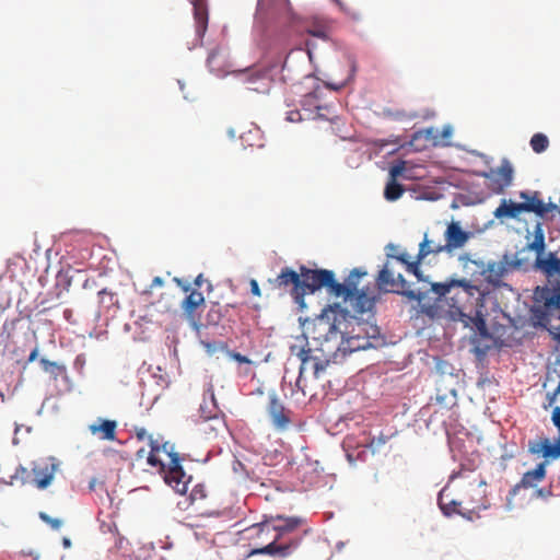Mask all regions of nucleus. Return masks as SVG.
I'll use <instances>...</instances> for the list:
<instances>
[{
  "label": "nucleus",
  "mask_w": 560,
  "mask_h": 560,
  "mask_svg": "<svg viewBox=\"0 0 560 560\" xmlns=\"http://www.w3.org/2000/svg\"><path fill=\"white\" fill-rule=\"evenodd\" d=\"M135 435L139 441L148 440L150 452L147 463L156 468L163 475L164 481L179 494H187L188 486L192 477L187 475L182 467V458L172 443L162 436L154 438L148 434L144 428H135Z\"/></svg>",
  "instance_id": "f03ea898"
},
{
  "label": "nucleus",
  "mask_w": 560,
  "mask_h": 560,
  "mask_svg": "<svg viewBox=\"0 0 560 560\" xmlns=\"http://www.w3.org/2000/svg\"><path fill=\"white\" fill-rule=\"evenodd\" d=\"M394 258H395L396 260L400 261L401 264L406 265V266H407V264H410V262H411V261H408V259H407V255H406V254H400V255H398V256H394Z\"/></svg>",
  "instance_id": "3c124183"
},
{
  "label": "nucleus",
  "mask_w": 560,
  "mask_h": 560,
  "mask_svg": "<svg viewBox=\"0 0 560 560\" xmlns=\"http://www.w3.org/2000/svg\"><path fill=\"white\" fill-rule=\"evenodd\" d=\"M508 270V266L504 262L492 261L482 269L481 275L489 283L499 287Z\"/></svg>",
  "instance_id": "412c9836"
},
{
  "label": "nucleus",
  "mask_w": 560,
  "mask_h": 560,
  "mask_svg": "<svg viewBox=\"0 0 560 560\" xmlns=\"http://www.w3.org/2000/svg\"><path fill=\"white\" fill-rule=\"evenodd\" d=\"M205 305V296L198 290H192L182 302V310L188 322L195 328L200 325V315L198 308Z\"/></svg>",
  "instance_id": "f3484780"
},
{
  "label": "nucleus",
  "mask_w": 560,
  "mask_h": 560,
  "mask_svg": "<svg viewBox=\"0 0 560 560\" xmlns=\"http://www.w3.org/2000/svg\"><path fill=\"white\" fill-rule=\"evenodd\" d=\"M447 300L444 296L438 295L435 301L431 304L423 303L420 305V313L430 319H450L447 312Z\"/></svg>",
  "instance_id": "6ab92c4d"
},
{
  "label": "nucleus",
  "mask_w": 560,
  "mask_h": 560,
  "mask_svg": "<svg viewBox=\"0 0 560 560\" xmlns=\"http://www.w3.org/2000/svg\"><path fill=\"white\" fill-rule=\"evenodd\" d=\"M42 369L50 374V376L55 380L58 378L61 374L66 372V368L62 364H59L58 362L49 361L45 358H42L39 361Z\"/></svg>",
  "instance_id": "bb28decb"
},
{
  "label": "nucleus",
  "mask_w": 560,
  "mask_h": 560,
  "mask_svg": "<svg viewBox=\"0 0 560 560\" xmlns=\"http://www.w3.org/2000/svg\"><path fill=\"white\" fill-rule=\"evenodd\" d=\"M305 520L299 516H271L269 521L255 524L249 529L257 537L270 538L265 546L252 549L249 556L267 555L277 559H285L295 553L306 534L300 528Z\"/></svg>",
  "instance_id": "f257e3e1"
},
{
  "label": "nucleus",
  "mask_w": 560,
  "mask_h": 560,
  "mask_svg": "<svg viewBox=\"0 0 560 560\" xmlns=\"http://www.w3.org/2000/svg\"><path fill=\"white\" fill-rule=\"evenodd\" d=\"M436 130H434V128H428L423 131V133L425 135V138L427 139H435L436 138V135H435ZM422 131H419V132H416L413 135V139H417L421 136Z\"/></svg>",
  "instance_id": "a18cd8bd"
},
{
  "label": "nucleus",
  "mask_w": 560,
  "mask_h": 560,
  "mask_svg": "<svg viewBox=\"0 0 560 560\" xmlns=\"http://www.w3.org/2000/svg\"><path fill=\"white\" fill-rule=\"evenodd\" d=\"M302 278V293L305 300L306 294L325 288L327 293L331 296L339 298V295H349L354 289L352 284H342L335 279V273L328 269H310L306 266H300Z\"/></svg>",
  "instance_id": "423d86ee"
},
{
  "label": "nucleus",
  "mask_w": 560,
  "mask_h": 560,
  "mask_svg": "<svg viewBox=\"0 0 560 560\" xmlns=\"http://www.w3.org/2000/svg\"><path fill=\"white\" fill-rule=\"evenodd\" d=\"M287 120L290 122H298L302 120L301 113L299 110H290L287 113Z\"/></svg>",
  "instance_id": "c03bdc74"
},
{
  "label": "nucleus",
  "mask_w": 560,
  "mask_h": 560,
  "mask_svg": "<svg viewBox=\"0 0 560 560\" xmlns=\"http://www.w3.org/2000/svg\"><path fill=\"white\" fill-rule=\"evenodd\" d=\"M163 285H164V280L161 277H154L150 284V289L160 288Z\"/></svg>",
  "instance_id": "09e8293b"
},
{
  "label": "nucleus",
  "mask_w": 560,
  "mask_h": 560,
  "mask_svg": "<svg viewBox=\"0 0 560 560\" xmlns=\"http://www.w3.org/2000/svg\"><path fill=\"white\" fill-rule=\"evenodd\" d=\"M307 33L317 38L327 39V33L323 27H312L307 30Z\"/></svg>",
  "instance_id": "a19ab883"
},
{
  "label": "nucleus",
  "mask_w": 560,
  "mask_h": 560,
  "mask_svg": "<svg viewBox=\"0 0 560 560\" xmlns=\"http://www.w3.org/2000/svg\"><path fill=\"white\" fill-rule=\"evenodd\" d=\"M537 495L541 498H549L552 495L551 487L540 488L537 490Z\"/></svg>",
  "instance_id": "de8ad7c7"
},
{
  "label": "nucleus",
  "mask_w": 560,
  "mask_h": 560,
  "mask_svg": "<svg viewBox=\"0 0 560 560\" xmlns=\"http://www.w3.org/2000/svg\"><path fill=\"white\" fill-rule=\"evenodd\" d=\"M388 438L384 434H380L376 438H372L366 444V447L371 448L373 453L377 452L383 445L386 444Z\"/></svg>",
  "instance_id": "473e14b6"
},
{
  "label": "nucleus",
  "mask_w": 560,
  "mask_h": 560,
  "mask_svg": "<svg viewBox=\"0 0 560 560\" xmlns=\"http://www.w3.org/2000/svg\"><path fill=\"white\" fill-rule=\"evenodd\" d=\"M440 253H445L444 243L429 240L428 235L425 234L423 241L419 245V252H418L419 260H423L430 254L438 255Z\"/></svg>",
  "instance_id": "5701e85b"
},
{
  "label": "nucleus",
  "mask_w": 560,
  "mask_h": 560,
  "mask_svg": "<svg viewBox=\"0 0 560 560\" xmlns=\"http://www.w3.org/2000/svg\"><path fill=\"white\" fill-rule=\"evenodd\" d=\"M37 355H38V348H35L28 355V362L35 361Z\"/></svg>",
  "instance_id": "603ef678"
},
{
  "label": "nucleus",
  "mask_w": 560,
  "mask_h": 560,
  "mask_svg": "<svg viewBox=\"0 0 560 560\" xmlns=\"http://www.w3.org/2000/svg\"><path fill=\"white\" fill-rule=\"evenodd\" d=\"M249 285H250V292H252L253 295H255V296H260L261 295L258 282L255 279H252L249 281Z\"/></svg>",
  "instance_id": "49530a36"
},
{
  "label": "nucleus",
  "mask_w": 560,
  "mask_h": 560,
  "mask_svg": "<svg viewBox=\"0 0 560 560\" xmlns=\"http://www.w3.org/2000/svg\"><path fill=\"white\" fill-rule=\"evenodd\" d=\"M469 238L470 233L464 231L458 221L450 222L444 232L445 253L452 255L455 250L463 248Z\"/></svg>",
  "instance_id": "dca6fc26"
},
{
  "label": "nucleus",
  "mask_w": 560,
  "mask_h": 560,
  "mask_svg": "<svg viewBox=\"0 0 560 560\" xmlns=\"http://www.w3.org/2000/svg\"><path fill=\"white\" fill-rule=\"evenodd\" d=\"M191 2H199V0H191ZM200 2H206V0H200Z\"/></svg>",
  "instance_id": "680f3d73"
},
{
  "label": "nucleus",
  "mask_w": 560,
  "mask_h": 560,
  "mask_svg": "<svg viewBox=\"0 0 560 560\" xmlns=\"http://www.w3.org/2000/svg\"><path fill=\"white\" fill-rule=\"evenodd\" d=\"M404 191L405 189L401 184H399L397 180L389 179L384 190V197L388 201H395L402 196Z\"/></svg>",
  "instance_id": "a878e982"
},
{
  "label": "nucleus",
  "mask_w": 560,
  "mask_h": 560,
  "mask_svg": "<svg viewBox=\"0 0 560 560\" xmlns=\"http://www.w3.org/2000/svg\"><path fill=\"white\" fill-rule=\"evenodd\" d=\"M347 458H348V460H349L350 463H353V457H352V455H351V454H349V453H348V454H347Z\"/></svg>",
  "instance_id": "bf43d9fd"
},
{
  "label": "nucleus",
  "mask_w": 560,
  "mask_h": 560,
  "mask_svg": "<svg viewBox=\"0 0 560 560\" xmlns=\"http://www.w3.org/2000/svg\"><path fill=\"white\" fill-rule=\"evenodd\" d=\"M558 213L560 214V208L558 209Z\"/></svg>",
  "instance_id": "0e129e2a"
},
{
  "label": "nucleus",
  "mask_w": 560,
  "mask_h": 560,
  "mask_svg": "<svg viewBox=\"0 0 560 560\" xmlns=\"http://www.w3.org/2000/svg\"><path fill=\"white\" fill-rule=\"evenodd\" d=\"M200 278H201V276H199V277L197 278V280H196V283H197L198 285H200V282H201V279H200Z\"/></svg>",
  "instance_id": "052dcab7"
},
{
  "label": "nucleus",
  "mask_w": 560,
  "mask_h": 560,
  "mask_svg": "<svg viewBox=\"0 0 560 560\" xmlns=\"http://www.w3.org/2000/svg\"><path fill=\"white\" fill-rule=\"evenodd\" d=\"M348 316V311L339 304L328 305L305 325V336L315 343L316 350L326 357L335 354L345 340Z\"/></svg>",
  "instance_id": "20e7f679"
},
{
  "label": "nucleus",
  "mask_w": 560,
  "mask_h": 560,
  "mask_svg": "<svg viewBox=\"0 0 560 560\" xmlns=\"http://www.w3.org/2000/svg\"><path fill=\"white\" fill-rule=\"evenodd\" d=\"M366 275V272H361L359 269H353L346 281L342 284H352L354 289L351 291L349 295H339L345 302H349L353 312L358 314H363L371 310L373 306V301L366 295L365 292L359 290V279L360 277Z\"/></svg>",
  "instance_id": "9d476101"
},
{
  "label": "nucleus",
  "mask_w": 560,
  "mask_h": 560,
  "mask_svg": "<svg viewBox=\"0 0 560 560\" xmlns=\"http://www.w3.org/2000/svg\"><path fill=\"white\" fill-rule=\"evenodd\" d=\"M557 396L560 395V382L558 383L557 387L552 390Z\"/></svg>",
  "instance_id": "4d7b16f0"
},
{
  "label": "nucleus",
  "mask_w": 560,
  "mask_h": 560,
  "mask_svg": "<svg viewBox=\"0 0 560 560\" xmlns=\"http://www.w3.org/2000/svg\"><path fill=\"white\" fill-rule=\"evenodd\" d=\"M100 302L101 303H107V306L114 304V293L110 291H107L106 289H103L98 292Z\"/></svg>",
  "instance_id": "58836bf2"
},
{
  "label": "nucleus",
  "mask_w": 560,
  "mask_h": 560,
  "mask_svg": "<svg viewBox=\"0 0 560 560\" xmlns=\"http://www.w3.org/2000/svg\"><path fill=\"white\" fill-rule=\"evenodd\" d=\"M223 56L219 49H213L210 51L207 58L208 67L212 71H219L221 69L220 59H222Z\"/></svg>",
  "instance_id": "7c9ffc66"
},
{
  "label": "nucleus",
  "mask_w": 560,
  "mask_h": 560,
  "mask_svg": "<svg viewBox=\"0 0 560 560\" xmlns=\"http://www.w3.org/2000/svg\"><path fill=\"white\" fill-rule=\"evenodd\" d=\"M557 395L553 392H548L546 394L545 402L542 405L544 409H548L555 405L557 401Z\"/></svg>",
  "instance_id": "79ce46f5"
},
{
  "label": "nucleus",
  "mask_w": 560,
  "mask_h": 560,
  "mask_svg": "<svg viewBox=\"0 0 560 560\" xmlns=\"http://www.w3.org/2000/svg\"><path fill=\"white\" fill-rule=\"evenodd\" d=\"M450 133H451V129H450V127H447V128H445V129L443 130V137H444V138H445V137H448V136H450Z\"/></svg>",
  "instance_id": "6e6d98bb"
},
{
  "label": "nucleus",
  "mask_w": 560,
  "mask_h": 560,
  "mask_svg": "<svg viewBox=\"0 0 560 560\" xmlns=\"http://www.w3.org/2000/svg\"><path fill=\"white\" fill-rule=\"evenodd\" d=\"M304 106H313L316 109H322V106L318 103V91H314L312 93H308L304 96L303 100Z\"/></svg>",
  "instance_id": "72a5a7b5"
},
{
  "label": "nucleus",
  "mask_w": 560,
  "mask_h": 560,
  "mask_svg": "<svg viewBox=\"0 0 560 560\" xmlns=\"http://www.w3.org/2000/svg\"><path fill=\"white\" fill-rule=\"evenodd\" d=\"M546 467L547 463L541 462L536 465V467L532 470L526 471L523 474L521 481L518 482L517 487L528 489L534 488L538 483H540L546 478Z\"/></svg>",
  "instance_id": "aec40b11"
},
{
  "label": "nucleus",
  "mask_w": 560,
  "mask_h": 560,
  "mask_svg": "<svg viewBox=\"0 0 560 560\" xmlns=\"http://www.w3.org/2000/svg\"><path fill=\"white\" fill-rule=\"evenodd\" d=\"M485 486L483 480L474 479L459 499L452 498L448 488H444L439 493V506L445 515L459 514L474 521L479 517L481 510L488 508Z\"/></svg>",
  "instance_id": "39448f33"
},
{
  "label": "nucleus",
  "mask_w": 560,
  "mask_h": 560,
  "mask_svg": "<svg viewBox=\"0 0 560 560\" xmlns=\"http://www.w3.org/2000/svg\"><path fill=\"white\" fill-rule=\"evenodd\" d=\"M481 176L486 178L487 187L499 195L512 185L514 168L508 159H503L500 166L483 172Z\"/></svg>",
  "instance_id": "1a4fd4ad"
},
{
  "label": "nucleus",
  "mask_w": 560,
  "mask_h": 560,
  "mask_svg": "<svg viewBox=\"0 0 560 560\" xmlns=\"http://www.w3.org/2000/svg\"><path fill=\"white\" fill-rule=\"evenodd\" d=\"M421 261L422 260H419V258L417 257L416 261H411L410 264H407V271L409 273H412L413 276H416L419 281L423 280L422 272L419 267Z\"/></svg>",
  "instance_id": "e433bc0d"
},
{
  "label": "nucleus",
  "mask_w": 560,
  "mask_h": 560,
  "mask_svg": "<svg viewBox=\"0 0 560 560\" xmlns=\"http://www.w3.org/2000/svg\"><path fill=\"white\" fill-rule=\"evenodd\" d=\"M145 455H147L145 448L142 447V448L137 451L136 458L137 459H142L143 457H145Z\"/></svg>",
  "instance_id": "864d4df0"
},
{
  "label": "nucleus",
  "mask_w": 560,
  "mask_h": 560,
  "mask_svg": "<svg viewBox=\"0 0 560 560\" xmlns=\"http://www.w3.org/2000/svg\"><path fill=\"white\" fill-rule=\"evenodd\" d=\"M301 270L295 271L289 267L281 269L280 273L275 279H269V283L279 290L289 291L293 301L301 307L306 306L303 299Z\"/></svg>",
  "instance_id": "0eeeda50"
},
{
  "label": "nucleus",
  "mask_w": 560,
  "mask_h": 560,
  "mask_svg": "<svg viewBox=\"0 0 560 560\" xmlns=\"http://www.w3.org/2000/svg\"><path fill=\"white\" fill-rule=\"evenodd\" d=\"M194 5V18L197 26V33L203 34L208 25V11L206 2H191Z\"/></svg>",
  "instance_id": "b1692460"
},
{
  "label": "nucleus",
  "mask_w": 560,
  "mask_h": 560,
  "mask_svg": "<svg viewBox=\"0 0 560 560\" xmlns=\"http://www.w3.org/2000/svg\"><path fill=\"white\" fill-rule=\"evenodd\" d=\"M431 290L447 300L450 320H464L466 311H475L478 327H485L481 308L483 307L485 293L467 279H451L445 282L431 284Z\"/></svg>",
  "instance_id": "7ed1b4c3"
},
{
  "label": "nucleus",
  "mask_w": 560,
  "mask_h": 560,
  "mask_svg": "<svg viewBox=\"0 0 560 560\" xmlns=\"http://www.w3.org/2000/svg\"><path fill=\"white\" fill-rule=\"evenodd\" d=\"M457 376L441 374L436 381V404L444 409H452L457 405Z\"/></svg>",
  "instance_id": "9b49d317"
},
{
  "label": "nucleus",
  "mask_w": 560,
  "mask_h": 560,
  "mask_svg": "<svg viewBox=\"0 0 560 560\" xmlns=\"http://www.w3.org/2000/svg\"><path fill=\"white\" fill-rule=\"evenodd\" d=\"M545 234L542 223L537 222L534 228V240L528 244V248L536 252L540 256L545 250Z\"/></svg>",
  "instance_id": "393cba45"
},
{
  "label": "nucleus",
  "mask_w": 560,
  "mask_h": 560,
  "mask_svg": "<svg viewBox=\"0 0 560 560\" xmlns=\"http://www.w3.org/2000/svg\"><path fill=\"white\" fill-rule=\"evenodd\" d=\"M529 144L535 153H542L548 149L549 140L546 135L538 132L530 138Z\"/></svg>",
  "instance_id": "c85d7f7f"
},
{
  "label": "nucleus",
  "mask_w": 560,
  "mask_h": 560,
  "mask_svg": "<svg viewBox=\"0 0 560 560\" xmlns=\"http://www.w3.org/2000/svg\"><path fill=\"white\" fill-rule=\"evenodd\" d=\"M551 421H552L553 425L558 429L559 436H560V407L559 406L553 408L552 415H551Z\"/></svg>",
  "instance_id": "37998d69"
},
{
  "label": "nucleus",
  "mask_w": 560,
  "mask_h": 560,
  "mask_svg": "<svg viewBox=\"0 0 560 560\" xmlns=\"http://www.w3.org/2000/svg\"><path fill=\"white\" fill-rule=\"evenodd\" d=\"M200 418H202L203 420H207V419H210V418H211V416H210V415L205 416V415H202V413H201V415H200Z\"/></svg>",
  "instance_id": "13d9d810"
},
{
  "label": "nucleus",
  "mask_w": 560,
  "mask_h": 560,
  "mask_svg": "<svg viewBox=\"0 0 560 560\" xmlns=\"http://www.w3.org/2000/svg\"><path fill=\"white\" fill-rule=\"evenodd\" d=\"M92 435L103 441H115L117 431V421L104 418H97L89 425Z\"/></svg>",
  "instance_id": "a211bd4d"
},
{
  "label": "nucleus",
  "mask_w": 560,
  "mask_h": 560,
  "mask_svg": "<svg viewBox=\"0 0 560 560\" xmlns=\"http://www.w3.org/2000/svg\"><path fill=\"white\" fill-rule=\"evenodd\" d=\"M228 355L233 359L234 361L238 362V363H243V364H250L252 363V360L246 357V355H243L241 354L240 352H236V351H228Z\"/></svg>",
  "instance_id": "ea45409f"
},
{
  "label": "nucleus",
  "mask_w": 560,
  "mask_h": 560,
  "mask_svg": "<svg viewBox=\"0 0 560 560\" xmlns=\"http://www.w3.org/2000/svg\"><path fill=\"white\" fill-rule=\"evenodd\" d=\"M4 482H8V481H7V480H4V479H0V485H1V483L5 485Z\"/></svg>",
  "instance_id": "e2e57ef3"
},
{
  "label": "nucleus",
  "mask_w": 560,
  "mask_h": 560,
  "mask_svg": "<svg viewBox=\"0 0 560 560\" xmlns=\"http://www.w3.org/2000/svg\"><path fill=\"white\" fill-rule=\"evenodd\" d=\"M522 212H524V210L521 202L503 199L500 206L494 210V217L497 219H517Z\"/></svg>",
  "instance_id": "4be33fe9"
},
{
  "label": "nucleus",
  "mask_w": 560,
  "mask_h": 560,
  "mask_svg": "<svg viewBox=\"0 0 560 560\" xmlns=\"http://www.w3.org/2000/svg\"><path fill=\"white\" fill-rule=\"evenodd\" d=\"M520 198L524 201L521 202L523 206L524 212H533L537 217L545 218L548 212L550 211H558V206L552 202H544V200L540 198L539 191H521Z\"/></svg>",
  "instance_id": "4468645a"
},
{
  "label": "nucleus",
  "mask_w": 560,
  "mask_h": 560,
  "mask_svg": "<svg viewBox=\"0 0 560 560\" xmlns=\"http://www.w3.org/2000/svg\"><path fill=\"white\" fill-rule=\"evenodd\" d=\"M226 311L228 305L222 306L219 303H213L207 313V323L209 325H218Z\"/></svg>",
  "instance_id": "cd10ccee"
},
{
  "label": "nucleus",
  "mask_w": 560,
  "mask_h": 560,
  "mask_svg": "<svg viewBox=\"0 0 560 560\" xmlns=\"http://www.w3.org/2000/svg\"><path fill=\"white\" fill-rule=\"evenodd\" d=\"M405 168H406L405 161H399L398 163L393 165L389 170L390 180H397L398 177L402 176Z\"/></svg>",
  "instance_id": "f704fd0d"
},
{
  "label": "nucleus",
  "mask_w": 560,
  "mask_h": 560,
  "mask_svg": "<svg viewBox=\"0 0 560 560\" xmlns=\"http://www.w3.org/2000/svg\"><path fill=\"white\" fill-rule=\"evenodd\" d=\"M267 412L277 431H287L292 423L291 411L284 407L276 393L269 395Z\"/></svg>",
  "instance_id": "f8f14e48"
},
{
  "label": "nucleus",
  "mask_w": 560,
  "mask_h": 560,
  "mask_svg": "<svg viewBox=\"0 0 560 560\" xmlns=\"http://www.w3.org/2000/svg\"><path fill=\"white\" fill-rule=\"evenodd\" d=\"M39 517L42 521H44L47 525H49L52 529L58 530L62 526V521L59 518L50 517L48 514L40 512Z\"/></svg>",
  "instance_id": "c9c22d12"
},
{
  "label": "nucleus",
  "mask_w": 560,
  "mask_h": 560,
  "mask_svg": "<svg viewBox=\"0 0 560 560\" xmlns=\"http://www.w3.org/2000/svg\"><path fill=\"white\" fill-rule=\"evenodd\" d=\"M377 284L381 289L387 292H394L401 294L409 300L420 302L424 294L421 292H416L413 290H408V283L401 273H398L396 277L392 270L385 266L378 273Z\"/></svg>",
  "instance_id": "6e6552de"
},
{
  "label": "nucleus",
  "mask_w": 560,
  "mask_h": 560,
  "mask_svg": "<svg viewBox=\"0 0 560 560\" xmlns=\"http://www.w3.org/2000/svg\"><path fill=\"white\" fill-rule=\"evenodd\" d=\"M57 470V464L51 458H42L33 463L32 483L38 489H46L52 481Z\"/></svg>",
  "instance_id": "2eb2a0df"
},
{
  "label": "nucleus",
  "mask_w": 560,
  "mask_h": 560,
  "mask_svg": "<svg viewBox=\"0 0 560 560\" xmlns=\"http://www.w3.org/2000/svg\"><path fill=\"white\" fill-rule=\"evenodd\" d=\"M311 349H304V348H301L299 350V352L296 353L298 358L301 360V368H300V374L303 373L304 369H305V365L306 363L308 362V360L311 359Z\"/></svg>",
  "instance_id": "4c0bfd02"
},
{
  "label": "nucleus",
  "mask_w": 560,
  "mask_h": 560,
  "mask_svg": "<svg viewBox=\"0 0 560 560\" xmlns=\"http://www.w3.org/2000/svg\"><path fill=\"white\" fill-rule=\"evenodd\" d=\"M30 472L28 470L23 467L22 465L18 466L14 474L10 476L9 482H4L5 485H13L14 480H20L22 485L32 482V480L28 479Z\"/></svg>",
  "instance_id": "c756f323"
},
{
  "label": "nucleus",
  "mask_w": 560,
  "mask_h": 560,
  "mask_svg": "<svg viewBox=\"0 0 560 560\" xmlns=\"http://www.w3.org/2000/svg\"><path fill=\"white\" fill-rule=\"evenodd\" d=\"M207 497L205 486L201 483H197L192 487L189 492L188 500L192 504L197 501H201Z\"/></svg>",
  "instance_id": "2f4dec72"
},
{
  "label": "nucleus",
  "mask_w": 560,
  "mask_h": 560,
  "mask_svg": "<svg viewBox=\"0 0 560 560\" xmlns=\"http://www.w3.org/2000/svg\"><path fill=\"white\" fill-rule=\"evenodd\" d=\"M527 450L532 455L544 457V462L548 464L549 460H555L560 457V436H558L555 442L549 438L542 436L529 440Z\"/></svg>",
  "instance_id": "ddd939ff"
},
{
  "label": "nucleus",
  "mask_w": 560,
  "mask_h": 560,
  "mask_svg": "<svg viewBox=\"0 0 560 560\" xmlns=\"http://www.w3.org/2000/svg\"><path fill=\"white\" fill-rule=\"evenodd\" d=\"M324 369H325V366H324L320 362H316V363L314 364V374H315V376H316V377H318V376H319V373H320L322 371H324Z\"/></svg>",
  "instance_id": "8fccbe9b"
},
{
  "label": "nucleus",
  "mask_w": 560,
  "mask_h": 560,
  "mask_svg": "<svg viewBox=\"0 0 560 560\" xmlns=\"http://www.w3.org/2000/svg\"><path fill=\"white\" fill-rule=\"evenodd\" d=\"M3 340H4V331H3L2 327H0V346L2 345Z\"/></svg>",
  "instance_id": "5fc2aeb1"
}]
</instances>
